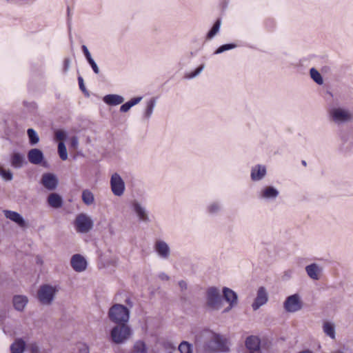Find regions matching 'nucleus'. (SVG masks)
<instances>
[{
	"instance_id": "obj_1",
	"label": "nucleus",
	"mask_w": 353,
	"mask_h": 353,
	"mask_svg": "<svg viewBox=\"0 0 353 353\" xmlns=\"http://www.w3.org/2000/svg\"><path fill=\"white\" fill-rule=\"evenodd\" d=\"M110 320L116 323H127L130 319V310L122 304H114L108 311Z\"/></svg>"
},
{
	"instance_id": "obj_2",
	"label": "nucleus",
	"mask_w": 353,
	"mask_h": 353,
	"mask_svg": "<svg viewBox=\"0 0 353 353\" xmlns=\"http://www.w3.org/2000/svg\"><path fill=\"white\" fill-rule=\"evenodd\" d=\"M279 195V189L272 185H263L256 192V198L263 203L274 202Z\"/></svg>"
},
{
	"instance_id": "obj_3",
	"label": "nucleus",
	"mask_w": 353,
	"mask_h": 353,
	"mask_svg": "<svg viewBox=\"0 0 353 353\" xmlns=\"http://www.w3.org/2000/svg\"><path fill=\"white\" fill-rule=\"evenodd\" d=\"M131 333V329L126 323H120L112 328L110 337L114 343L121 344L130 338Z\"/></svg>"
},
{
	"instance_id": "obj_4",
	"label": "nucleus",
	"mask_w": 353,
	"mask_h": 353,
	"mask_svg": "<svg viewBox=\"0 0 353 353\" xmlns=\"http://www.w3.org/2000/svg\"><path fill=\"white\" fill-rule=\"evenodd\" d=\"M204 348L207 353L226 352L228 350L225 339L219 334H214L205 344Z\"/></svg>"
},
{
	"instance_id": "obj_5",
	"label": "nucleus",
	"mask_w": 353,
	"mask_h": 353,
	"mask_svg": "<svg viewBox=\"0 0 353 353\" xmlns=\"http://www.w3.org/2000/svg\"><path fill=\"white\" fill-rule=\"evenodd\" d=\"M206 305L212 310H218L221 306V297L216 287H210L206 290Z\"/></svg>"
},
{
	"instance_id": "obj_6",
	"label": "nucleus",
	"mask_w": 353,
	"mask_h": 353,
	"mask_svg": "<svg viewBox=\"0 0 353 353\" xmlns=\"http://www.w3.org/2000/svg\"><path fill=\"white\" fill-rule=\"evenodd\" d=\"M74 226L77 232L87 233L92 229L94 223L86 214L81 213L74 220Z\"/></svg>"
},
{
	"instance_id": "obj_7",
	"label": "nucleus",
	"mask_w": 353,
	"mask_h": 353,
	"mask_svg": "<svg viewBox=\"0 0 353 353\" xmlns=\"http://www.w3.org/2000/svg\"><path fill=\"white\" fill-rule=\"evenodd\" d=\"M110 185L112 192L114 196H121L124 194L125 184L119 173L114 172L112 174Z\"/></svg>"
},
{
	"instance_id": "obj_8",
	"label": "nucleus",
	"mask_w": 353,
	"mask_h": 353,
	"mask_svg": "<svg viewBox=\"0 0 353 353\" xmlns=\"http://www.w3.org/2000/svg\"><path fill=\"white\" fill-rule=\"evenodd\" d=\"M283 307L287 312L294 313L303 307V302L299 294H292L286 298L283 303Z\"/></svg>"
},
{
	"instance_id": "obj_9",
	"label": "nucleus",
	"mask_w": 353,
	"mask_h": 353,
	"mask_svg": "<svg viewBox=\"0 0 353 353\" xmlns=\"http://www.w3.org/2000/svg\"><path fill=\"white\" fill-rule=\"evenodd\" d=\"M56 293V289L50 285L46 284L40 287L38 292V299L39 301L43 305H50Z\"/></svg>"
},
{
	"instance_id": "obj_10",
	"label": "nucleus",
	"mask_w": 353,
	"mask_h": 353,
	"mask_svg": "<svg viewBox=\"0 0 353 353\" xmlns=\"http://www.w3.org/2000/svg\"><path fill=\"white\" fill-rule=\"evenodd\" d=\"M352 118V112L346 109L332 108V121L338 124L349 122Z\"/></svg>"
},
{
	"instance_id": "obj_11",
	"label": "nucleus",
	"mask_w": 353,
	"mask_h": 353,
	"mask_svg": "<svg viewBox=\"0 0 353 353\" xmlns=\"http://www.w3.org/2000/svg\"><path fill=\"white\" fill-rule=\"evenodd\" d=\"M268 174L266 165L256 164L250 169V179L253 182H259L263 180Z\"/></svg>"
},
{
	"instance_id": "obj_12",
	"label": "nucleus",
	"mask_w": 353,
	"mask_h": 353,
	"mask_svg": "<svg viewBox=\"0 0 353 353\" xmlns=\"http://www.w3.org/2000/svg\"><path fill=\"white\" fill-rule=\"evenodd\" d=\"M41 183L48 190L53 191L57 189L59 180L54 174L47 172L42 174Z\"/></svg>"
},
{
	"instance_id": "obj_13",
	"label": "nucleus",
	"mask_w": 353,
	"mask_h": 353,
	"mask_svg": "<svg viewBox=\"0 0 353 353\" xmlns=\"http://www.w3.org/2000/svg\"><path fill=\"white\" fill-rule=\"evenodd\" d=\"M132 207L140 221L143 223H149L150 221L148 210L139 201H134L132 203Z\"/></svg>"
},
{
	"instance_id": "obj_14",
	"label": "nucleus",
	"mask_w": 353,
	"mask_h": 353,
	"mask_svg": "<svg viewBox=\"0 0 353 353\" xmlns=\"http://www.w3.org/2000/svg\"><path fill=\"white\" fill-rule=\"evenodd\" d=\"M268 300L267 291L264 287H260L258 289L256 297L252 304L253 310H257L262 305H265Z\"/></svg>"
},
{
	"instance_id": "obj_15",
	"label": "nucleus",
	"mask_w": 353,
	"mask_h": 353,
	"mask_svg": "<svg viewBox=\"0 0 353 353\" xmlns=\"http://www.w3.org/2000/svg\"><path fill=\"white\" fill-rule=\"evenodd\" d=\"M70 264L73 270L77 272L85 270L88 265L85 259L79 254H75L72 256Z\"/></svg>"
},
{
	"instance_id": "obj_16",
	"label": "nucleus",
	"mask_w": 353,
	"mask_h": 353,
	"mask_svg": "<svg viewBox=\"0 0 353 353\" xmlns=\"http://www.w3.org/2000/svg\"><path fill=\"white\" fill-rule=\"evenodd\" d=\"M157 255L163 259H168L170 255V248L168 244L163 240H157L154 246Z\"/></svg>"
},
{
	"instance_id": "obj_17",
	"label": "nucleus",
	"mask_w": 353,
	"mask_h": 353,
	"mask_svg": "<svg viewBox=\"0 0 353 353\" xmlns=\"http://www.w3.org/2000/svg\"><path fill=\"white\" fill-rule=\"evenodd\" d=\"M3 213L6 219L17 223L19 227L24 228L26 225V220L19 212L9 210H4Z\"/></svg>"
},
{
	"instance_id": "obj_18",
	"label": "nucleus",
	"mask_w": 353,
	"mask_h": 353,
	"mask_svg": "<svg viewBox=\"0 0 353 353\" xmlns=\"http://www.w3.org/2000/svg\"><path fill=\"white\" fill-rule=\"evenodd\" d=\"M305 272L311 279L317 281L320 279L323 268L318 263H313L305 267Z\"/></svg>"
},
{
	"instance_id": "obj_19",
	"label": "nucleus",
	"mask_w": 353,
	"mask_h": 353,
	"mask_svg": "<svg viewBox=\"0 0 353 353\" xmlns=\"http://www.w3.org/2000/svg\"><path fill=\"white\" fill-rule=\"evenodd\" d=\"M28 159L30 163L39 165L44 160V155L40 149L32 148L28 152Z\"/></svg>"
},
{
	"instance_id": "obj_20",
	"label": "nucleus",
	"mask_w": 353,
	"mask_h": 353,
	"mask_svg": "<svg viewBox=\"0 0 353 353\" xmlns=\"http://www.w3.org/2000/svg\"><path fill=\"white\" fill-rule=\"evenodd\" d=\"M47 203L52 208L58 209L62 207L63 201L60 194L56 192L50 194L47 198Z\"/></svg>"
},
{
	"instance_id": "obj_21",
	"label": "nucleus",
	"mask_w": 353,
	"mask_h": 353,
	"mask_svg": "<svg viewBox=\"0 0 353 353\" xmlns=\"http://www.w3.org/2000/svg\"><path fill=\"white\" fill-rule=\"evenodd\" d=\"M124 100L125 99L123 97L116 94H106L103 98V102L108 105H117L121 104L124 102Z\"/></svg>"
},
{
	"instance_id": "obj_22",
	"label": "nucleus",
	"mask_w": 353,
	"mask_h": 353,
	"mask_svg": "<svg viewBox=\"0 0 353 353\" xmlns=\"http://www.w3.org/2000/svg\"><path fill=\"white\" fill-rule=\"evenodd\" d=\"M223 294L224 299L230 303V308L236 304L238 296L234 291L227 287H224L223 288Z\"/></svg>"
},
{
	"instance_id": "obj_23",
	"label": "nucleus",
	"mask_w": 353,
	"mask_h": 353,
	"mask_svg": "<svg viewBox=\"0 0 353 353\" xmlns=\"http://www.w3.org/2000/svg\"><path fill=\"white\" fill-rule=\"evenodd\" d=\"M25 163V157L21 153L14 152L10 157V163L14 168L20 169Z\"/></svg>"
},
{
	"instance_id": "obj_24",
	"label": "nucleus",
	"mask_w": 353,
	"mask_h": 353,
	"mask_svg": "<svg viewBox=\"0 0 353 353\" xmlns=\"http://www.w3.org/2000/svg\"><path fill=\"white\" fill-rule=\"evenodd\" d=\"M28 299L23 295H15L13 297L12 303L14 307L17 311H23L28 304Z\"/></svg>"
},
{
	"instance_id": "obj_25",
	"label": "nucleus",
	"mask_w": 353,
	"mask_h": 353,
	"mask_svg": "<svg viewBox=\"0 0 353 353\" xmlns=\"http://www.w3.org/2000/svg\"><path fill=\"white\" fill-rule=\"evenodd\" d=\"M157 103L155 98H151L146 103V107L143 112V118L145 120H149L153 113L154 107Z\"/></svg>"
},
{
	"instance_id": "obj_26",
	"label": "nucleus",
	"mask_w": 353,
	"mask_h": 353,
	"mask_svg": "<svg viewBox=\"0 0 353 353\" xmlns=\"http://www.w3.org/2000/svg\"><path fill=\"white\" fill-rule=\"evenodd\" d=\"M245 346L251 352L257 351L260 347V341L256 336H250L245 340Z\"/></svg>"
},
{
	"instance_id": "obj_27",
	"label": "nucleus",
	"mask_w": 353,
	"mask_h": 353,
	"mask_svg": "<svg viewBox=\"0 0 353 353\" xmlns=\"http://www.w3.org/2000/svg\"><path fill=\"white\" fill-rule=\"evenodd\" d=\"M222 203L216 201L210 203L206 208V210L210 215H216L222 210Z\"/></svg>"
},
{
	"instance_id": "obj_28",
	"label": "nucleus",
	"mask_w": 353,
	"mask_h": 353,
	"mask_svg": "<svg viewBox=\"0 0 353 353\" xmlns=\"http://www.w3.org/2000/svg\"><path fill=\"white\" fill-rule=\"evenodd\" d=\"M221 25V20L220 19H216V21L213 24L211 29L208 31L206 34V40L212 39L216 34L219 32L220 28Z\"/></svg>"
},
{
	"instance_id": "obj_29",
	"label": "nucleus",
	"mask_w": 353,
	"mask_h": 353,
	"mask_svg": "<svg viewBox=\"0 0 353 353\" xmlns=\"http://www.w3.org/2000/svg\"><path fill=\"white\" fill-rule=\"evenodd\" d=\"M26 343L22 339H18L10 345L12 353H23Z\"/></svg>"
},
{
	"instance_id": "obj_30",
	"label": "nucleus",
	"mask_w": 353,
	"mask_h": 353,
	"mask_svg": "<svg viewBox=\"0 0 353 353\" xmlns=\"http://www.w3.org/2000/svg\"><path fill=\"white\" fill-rule=\"evenodd\" d=\"M81 199L83 202L87 205H92L94 201V194L88 189H85L82 191Z\"/></svg>"
},
{
	"instance_id": "obj_31",
	"label": "nucleus",
	"mask_w": 353,
	"mask_h": 353,
	"mask_svg": "<svg viewBox=\"0 0 353 353\" xmlns=\"http://www.w3.org/2000/svg\"><path fill=\"white\" fill-rule=\"evenodd\" d=\"M310 76L313 81L315 82L317 85H322L323 84V78L321 73L315 68H310Z\"/></svg>"
},
{
	"instance_id": "obj_32",
	"label": "nucleus",
	"mask_w": 353,
	"mask_h": 353,
	"mask_svg": "<svg viewBox=\"0 0 353 353\" xmlns=\"http://www.w3.org/2000/svg\"><path fill=\"white\" fill-rule=\"evenodd\" d=\"M27 134L29 139V143L31 145H34L39 141V137L37 132L32 128H28Z\"/></svg>"
},
{
	"instance_id": "obj_33",
	"label": "nucleus",
	"mask_w": 353,
	"mask_h": 353,
	"mask_svg": "<svg viewBox=\"0 0 353 353\" xmlns=\"http://www.w3.org/2000/svg\"><path fill=\"white\" fill-rule=\"evenodd\" d=\"M237 47V45L235 43H226L220 46L214 52V54H221L225 51L230 50L234 49Z\"/></svg>"
},
{
	"instance_id": "obj_34",
	"label": "nucleus",
	"mask_w": 353,
	"mask_h": 353,
	"mask_svg": "<svg viewBox=\"0 0 353 353\" xmlns=\"http://www.w3.org/2000/svg\"><path fill=\"white\" fill-rule=\"evenodd\" d=\"M319 94L326 101H328L331 96V89L328 85H325L319 90Z\"/></svg>"
},
{
	"instance_id": "obj_35",
	"label": "nucleus",
	"mask_w": 353,
	"mask_h": 353,
	"mask_svg": "<svg viewBox=\"0 0 353 353\" xmlns=\"http://www.w3.org/2000/svg\"><path fill=\"white\" fill-rule=\"evenodd\" d=\"M178 349L180 353H192L193 351L192 344L185 341L179 344Z\"/></svg>"
},
{
	"instance_id": "obj_36",
	"label": "nucleus",
	"mask_w": 353,
	"mask_h": 353,
	"mask_svg": "<svg viewBox=\"0 0 353 353\" xmlns=\"http://www.w3.org/2000/svg\"><path fill=\"white\" fill-rule=\"evenodd\" d=\"M134 352L135 353H147V347L143 341H138L134 345Z\"/></svg>"
},
{
	"instance_id": "obj_37",
	"label": "nucleus",
	"mask_w": 353,
	"mask_h": 353,
	"mask_svg": "<svg viewBox=\"0 0 353 353\" xmlns=\"http://www.w3.org/2000/svg\"><path fill=\"white\" fill-rule=\"evenodd\" d=\"M58 152L60 158L62 160H66L68 159V152L64 142H59L58 143Z\"/></svg>"
},
{
	"instance_id": "obj_38",
	"label": "nucleus",
	"mask_w": 353,
	"mask_h": 353,
	"mask_svg": "<svg viewBox=\"0 0 353 353\" xmlns=\"http://www.w3.org/2000/svg\"><path fill=\"white\" fill-rule=\"evenodd\" d=\"M204 64H201L196 68L194 71L186 73L185 77L188 79H192L197 77L204 69Z\"/></svg>"
},
{
	"instance_id": "obj_39",
	"label": "nucleus",
	"mask_w": 353,
	"mask_h": 353,
	"mask_svg": "<svg viewBox=\"0 0 353 353\" xmlns=\"http://www.w3.org/2000/svg\"><path fill=\"white\" fill-rule=\"evenodd\" d=\"M0 175L6 181H11L13 179V174L10 170L0 169Z\"/></svg>"
},
{
	"instance_id": "obj_40",
	"label": "nucleus",
	"mask_w": 353,
	"mask_h": 353,
	"mask_svg": "<svg viewBox=\"0 0 353 353\" xmlns=\"http://www.w3.org/2000/svg\"><path fill=\"white\" fill-rule=\"evenodd\" d=\"M55 139L63 142L67 139V133L63 130H57L55 132Z\"/></svg>"
},
{
	"instance_id": "obj_41",
	"label": "nucleus",
	"mask_w": 353,
	"mask_h": 353,
	"mask_svg": "<svg viewBox=\"0 0 353 353\" xmlns=\"http://www.w3.org/2000/svg\"><path fill=\"white\" fill-rule=\"evenodd\" d=\"M88 63L91 66L93 72L95 74H98L99 73L100 70H99V68L97 63L95 62V61L93 59H91L89 61H88Z\"/></svg>"
},
{
	"instance_id": "obj_42",
	"label": "nucleus",
	"mask_w": 353,
	"mask_h": 353,
	"mask_svg": "<svg viewBox=\"0 0 353 353\" xmlns=\"http://www.w3.org/2000/svg\"><path fill=\"white\" fill-rule=\"evenodd\" d=\"M78 82H79V88L80 90L86 95H89V93L88 92V90H86L85 87V85H84V82H83V79L79 76L78 77Z\"/></svg>"
},
{
	"instance_id": "obj_43",
	"label": "nucleus",
	"mask_w": 353,
	"mask_h": 353,
	"mask_svg": "<svg viewBox=\"0 0 353 353\" xmlns=\"http://www.w3.org/2000/svg\"><path fill=\"white\" fill-rule=\"evenodd\" d=\"M81 49H82V51L83 52V54H84L87 61H89L90 59H92L91 54H90V51L88 50L86 46L83 45L81 46Z\"/></svg>"
},
{
	"instance_id": "obj_44",
	"label": "nucleus",
	"mask_w": 353,
	"mask_h": 353,
	"mask_svg": "<svg viewBox=\"0 0 353 353\" xmlns=\"http://www.w3.org/2000/svg\"><path fill=\"white\" fill-rule=\"evenodd\" d=\"M323 331L328 336L331 337V322L327 321L324 323Z\"/></svg>"
},
{
	"instance_id": "obj_45",
	"label": "nucleus",
	"mask_w": 353,
	"mask_h": 353,
	"mask_svg": "<svg viewBox=\"0 0 353 353\" xmlns=\"http://www.w3.org/2000/svg\"><path fill=\"white\" fill-rule=\"evenodd\" d=\"M71 61L69 58H65L63 61V71L66 73L70 68Z\"/></svg>"
},
{
	"instance_id": "obj_46",
	"label": "nucleus",
	"mask_w": 353,
	"mask_h": 353,
	"mask_svg": "<svg viewBox=\"0 0 353 353\" xmlns=\"http://www.w3.org/2000/svg\"><path fill=\"white\" fill-rule=\"evenodd\" d=\"M132 106L131 105V104L127 101L125 102V103H123L121 107H120V112H127L128 111L130 110V109L132 108Z\"/></svg>"
},
{
	"instance_id": "obj_47",
	"label": "nucleus",
	"mask_w": 353,
	"mask_h": 353,
	"mask_svg": "<svg viewBox=\"0 0 353 353\" xmlns=\"http://www.w3.org/2000/svg\"><path fill=\"white\" fill-rule=\"evenodd\" d=\"M142 100V97H137L131 99L128 102L133 107L134 105L138 104Z\"/></svg>"
},
{
	"instance_id": "obj_48",
	"label": "nucleus",
	"mask_w": 353,
	"mask_h": 353,
	"mask_svg": "<svg viewBox=\"0 0 353 353\" xmlns=\"http://www.w3.org/2000/svg\"><path fill=\"white\" fill-rule=\"evenodd\" d=\"M79 144L78 138L75 136L70 139V146L73 148H77Z\"/></svg>"
},
{
	"instance_id": "obj_49",
	"label": "nucleus",
	"mask_w": 353,
	"mask_h": 353,
	"mask_svg": "<svg viewBox=\"0 0 353 353\" xmlns=\"http://www.w3.org/2000/svg\"><path fill=\"white\" fill-rule=\"evenodd\" d=\"M292 274H293V272L291 270H288L285 271L283 274V279L288 280V279H290L292 277Z\"/></svg>"
},
{
	"instance_id": "obj_50",
	"label": "nucleus",
	"mask_w": 353,
	"mask_h": 353,
	"mask_svg": "<svg viewBox=\"0 0 353 353\" xmlns=\"http://www.w3.org/2000/svg\"><path fill=\"white\" fill-rule=\"evenodd\" d=\"M23 105L24 106L30 109H35L37 107V105L34 102L24 101Z\"/></svg>"
},
{
	"instance_id": "obj_51",
	"label": "nucleus",
	"mask_w": 353,
	"mask_h": 353,
	"mask_svg": "<svg viewBox=\"0 0 353 353\" xmlns=\"http://www.w3.org/2000/svg\"><path fill=\"white\" fill-rule=\"evenodd\" d=\"M159 278L163 281H168L170 277L164 272H161L159 274Z\"/></svg>"
},
{
	"instance_id": "obj_52",
	"label": "nucleus",
	"mask_w": 353,
	"mask_h": 353,
	"mask_svg": "<svg viewBox=\"0 0 353 353\" xmlns=\"http://www.w3.org/2000/svg\"><path fill=\"white\" fill-rule=\"evenodd\" d=\"M179 285L181 290H185L187 289V283L184 281H180L179 282Z\"/></svg>"
},
{
	"instance_id": "obj_53",
	"label": "nucleus",
	"mask_w": 353,
	"mask_h": 353,
	"mask_svg": "<svg viewBox=\"0 0 353 353\" xmlns=\"http://www.w3.org/2000/svg\"><path fill=\"white\" fill-rule=\"evenodd\" d=\"M346 350L347 349L345 347H343V348H339L332 351V353H346Z\"/></svg>"
},
{
	"instance_id": "obj_54",
	"label": "nucleus",
	"mask_w": 353,
	"mask_h": 353,
	"mask_svg": "<svg viewBox=\"0 0 353 353\" xmlns=\"http://www.w3.org/2000/svg\"><path fill=\"white\" fill-rule=\"evenodd\" d=\"M339 285H340V287H341V288L345 290V286L347 285V283L345 281H340L339 283Z\"/></svg>"
},
{
	"instance_id": "obj_55",
	"label": "nucleus",
	"mask_w": 353,
	"mask_h": 353,
	"mask_svg": "<svg viewBox=\"0 0 353 353\" xmlns=\"http://www.w3.org/2000/svg\"><path fill=\"white\" fill-rule=\"evenodd\" d=\"M79 353H89L88 349L86 347L79 350Z\"/></svg>"
},
{
	"instance_id": "obj_56",
	"label": "nucleus",
	"mask_w": 353,
	"mask_h": 353,
	"mask_svg": "<svg viewBox=\"0 0 353 353\" xmlns=\"http://www.w3.org/2000/svg\"><path fill=\"white\" fill-rule=\"evenodd\" d=\"M334 337H335L334 327V325L332 324V339H334Z\"/></svg>"
},
{
	"instance_id": "obj_57",
	"label": "nucleus",
	"mask_w": 353,
	"mask_h": 353,
	"mask_svg": "<svg viewBox=\"0 0 353 353\" xmlns=\"http://www.w3.org/2000/svg\"><path fill=\"white\" fill-rule=\"evenodd\" d=\"M299 353H312V352L310 351V350H304V351H302V352H301Z\"/></svg>"
},
{
	"instance_id": "obj_58",
	"label": "nucleus",
	"mask_w": 353,
	"mask_h": 353,
	"mask_svg": "<svg viewBox=\"0 0 353 353\" xmlns=\"http://www.w3.org/2000/svg\"><path fill=\"white\" fill-rule=\"evenodd\" d=\"M230 309L231 308H230V306L228 308L225 309L224 312H228Z\"/></svg>"
},
{
	"instance_id": "obj_59",
	"label": "nucleus",
	"mask_w": 353,
	"mask_h": 353,
	"mask_svg": "<svg viewBox=\"0 0 353 353\" xmlns=\"http://www.w3.org/2000/svg\"><path fill=\"white\" fill-rule=\"evenodd\" d=\"M327 112H328V114L330 116H331V110L330 109H329V108L327 109Z\"/></svg>"
},
{
	"instance_id": "obj_60",
	"label": "nucleus",
	"mask_w": 353,
	"mask_h": 353,
	"mask_svg": "<svg viewBox=\"0 0 353 353\" xmlns=\"http://www.w3.org/2000/svg\"><path fill=\"white\" fill-rule=\"evenodd\" d=\"M126 303H127L128 304H130V303H131V301H130V299H127V300H126Z\"/></svg>"
},
{
	"instance_id": "obj_61",
	"label": "nucleus",
	"mask_w": 353,
	"mask_h": 353,
	"mask_svg": "<svg viewBox=\"0 0 353 353\" xmlns=\"http://www.w3.org/2000/svg\"><path fill=\"white\" fill-rule=\"evenodd\" d=\"M302 164L305 165H306V162L305 161H302Z\"/></svg>"
},
{
	"instance_id": "obj_62",
	"label": "nucleus",
	"mask_w": 353,
	"mask_h": 353,
	"mask_svg": "<svg viewBox=\"0 0 353 353\" xmlns=\"http://www.w3.org/2000/svg\"><path fill=\"white\" fill-rule=\"evenodd\" d=\"M68 14H70V8H68Z\"/></svg>"
}]
</instances>
